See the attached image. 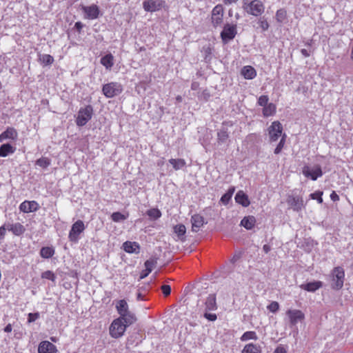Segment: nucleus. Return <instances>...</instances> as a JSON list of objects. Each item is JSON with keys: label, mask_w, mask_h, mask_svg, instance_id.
<instances>
[{"label": "nucleus", "mask_w": 353, "mask_h": 353, "mask_svg": "<svg viewBox=\"0 0 353 353\" xmlns=\"http://www.w3.org/2000/svg\"><path fill=\"white\" fill-rule=\"evenodd\" d=\"M199 310L203 312V315L205 319L210 321L216 320L217 316L216 314L210 313V311H214L217 309L216 296L214 294H209L205 302L201 305L197 304Z\"/></svg>", "instance_id": "f257e3e1"}, {"label": "nucleus", "mask_w": 353, "mask_h": 353, "mask_svg": "<svg viewBox=\"0 0 353 353\" xmlns=\"http://www.w3.org/2000/svg\"><path fill=\"white\" fill-rule=\"evenodd\" d=\"M243 8L249 14L261 16L265 11V6L261 0H243Z\"/></svg>", "instance_id": "f03ea898"}, {"label": "nucleus", "mask_w": 353, "mask_h": 353, "mask_svg": "<svg viewBox=\"0 0 353 353\" xmlns=\"http://www.w3.org/2000/svg\"><path fill=\"white\" fill-rule=\"evenodd\" d=\"M331 287L334 290H340L343 286L345 272L343 268L339 266L333 269L330 274Z\"/></svg>", "instance_id": "7ed1b4c3"}, {"label": "nucleus", "mask_w": 353, "mask_h": 353, "mask_svg": "<svg viewBox=\"0 0 353 353\" xmlns=\"http://www.w3.org/2000/svg\"><path fill=\"white\" fill-rule=\"evenodd\" d=\"M93 114V108L88 105L84 108H81L78 112L76 119V124L78 126H84L91 119Z\"/></svg>", "instance_id": "20e7f679"}, {"label": "nucleus", "mask_w": 353, "mask_h": 353, "mask_svg": "<svg viewBox=\"0 0 353 353\" xmlns=\"http://www.w3.org/2000/svg\"><path fill=\"white\" fill-rule=\"evenodd\" d=\"M85 229V224L83 221L78 220L74 223L69 232L68 239L71 242L77 243L79 240V235Z\"/></svg>", "instance_id": "39448f33"}, {"label": "nucleus", "mask_w": 353, "mask_h": 353, "mask_svg": "<svg viewBox=\"0 0 353 353\" xmlns=\"http://www.w3.org/2000/svg\"><path fill=\"white\" fill-rule=\"evenodd\" d=\"M122 85L117 82H111L103 86L102 92L107 98H112L121 93Z\"/></svg>", "instance_id": "423d86ee"}, {"label": "nucleus", "mask_w": 353, "mask_h": 353, "mask_svg": "<svg viewBox=\"0 0 353 353\" xmlns=\"http://www.w3.org/2000/svg\"><path fill=\"white\" fill-rule=\"evenodd\" d=\"M127 326L119 318L114 319L110 326V334L114 339L122 336Z\"/></svg>", "instance_id": "0eeeda50"}, {"label": "nucleus", "mask_w": 353, "mask_h": 353, "mask_svg": "<svg viewBox=\"0 0 353 353\" xmlns=\"http://www.w3.org/2000/svg\"><path fill=\"white\" fill-rule=\"evenodd\" d=\"M236 26L226 24L223 27V30L221 32V37L224 43L232 40L236 34Z\"/></svg>", "instance_id": "6e6552de"}, {"label": "nucleus", "mask_w": 353, "mask_h": 353, "mask_svg": "<svg viewBox=\"0 0 353 353\" xmlns=\"http://www.w3.org/2000/svg\"><path fill=\"white\" fill-rule=\"evenodd\" d=\"M283 127L279 121H274L268 128V134L271 141H276L282 134Z\"/></svg>", "instance_id": "1a4fd4ad"}, {"label": "nucleus", "mask_w": 353, "mask_h": 353, "mask_svg": "<svg viewBox=\"0 0 353 353\" xmlns=\"http://www.w3.org/2000/svg\"><path fill=\"white\" fill-rule=\"evenodd\" d=\"M223 8L221 5H216L212 11V23L214 27H217L223 23Z\"/></svg>", "instance_id": "9d476101"}, {"label": "nucleus", "mask_w": 353, "mask_h": 353, "mask_svg": "<svg viewBox=\"0 0 353 353\" xmlns=\"http://www.w3.org/2000/svg\"><path fill=\"white\" fill-rule=\"evenodd\" d=\"M303 174L305 176L310 178L312 180L315 181L319 177L323 175V172L320 165H316L313 169L307 165H305L303 168Z\"/></svg>", "instance_id": "9b49d317"}, {"label": "nucleus", "mask_w": 353, "mask_h": 353, "mask_svg": "<svg viewBox=\"0 0 353 353\" xmlns=\"http://www.w3.org/2000/svg\"><path fill=\"white\" fill-rule=\"evenodd\" d=\"M163 0H146L143 3V9L147 12H153L159 10L164 6Z\"/></svg>", "instance_id": "f8f14e48"}, {"label": "nucleus", "mask_w": 353, "mask_h": 353, "mask_svg": "<svg viewBox=\"0 0 353 353\" xmlns=\"http://www.w3.org/2000/svg\"><path fill=\"white\" fill-rule=\"evenodd\" d=\"M286 314L289 318L290 323L292 325H295L298 322L304 319V314L299 310H288Z\"/></svg>", "instance_id": "ddd939ff"}, {"label": "nucleus", "mask_w": 353, "mask_h": 353, "mask_svg": "<svg viewBox=\"0 0 353 353\" xmlns=\"http://www.w3.org/2000/svg\"><path fill=\"white\" fill-rule=\"evenodd\" d=\"M82 10L85 13V18L88 19H97L99 15V8L95 5L92 4L89 6H82Z\"/></svg>", "instance_id": "4468645a"}, {"label": "nucleus", "mask_w": 353, "mask_h": 353, "mask_svg": "<svg viewBox=\"0 0 353 353\" xmlns=\"http://www.w3.org/2000/svg\"><path fill=\"white\" fill-rule=\"evenodd\" d=\"M18 138V132L14 128L8 127L0 134V143L6 140L16 141Z\"/></svg>", "instance_id": "2eb2a0df"}, {"label": "nucleus", "mask_w": 353, "mask_h": 353, "mask_svg": "<svg viewBox=\"0 0 353 353\" xmlns=\"http://www.w3.org/2000/svg\"><path fill=\"white\" fill-rule=\"evenodd\" d=\"M39 204L35 201H25L19 205V210L25 213L36 212L39 209Z\"/></svg>", "instance_id": "dca6fc26"}, {"label": "nucleus", "mask_w": 353, "mask_h": 353, "mask_svg": "<svg viewBox=\"0 0 353 353\" xmlns=\"http://www.w3.org/2000/svg\"><path fill=\"white\" fill-rule=\"evenodd\" d=\"M57 347L52 343L44 341H41L38 347V353H57Z\"/></svg>", "instance_id": "f3484780"}, {"label": "nucleus", "mask_w": 353, "mask_h": 353, "mask_svg": "<svg viewBox=\"0 0 353 353\" xmlns=\"http://www.w3.org/2000/svg\"><path fill=\"white\" fill-rule=\"evenodd\" d=\"M288 203L294 211H300L304 207L303 199L299 196H289Z\"/></svg>", "instance_id": "a211bd4d"}, {"label": "nucleus", "mask_w": 353, "mask_h": 353, "mask_svg": "<svg viewBox=\"0 0 353 353\" xmlns=\"http://www.w3.org/2000/svg\"><path fill=\"white\" fill-rule=\"evenodd\" d=\"M192 230L196 232L204 224V218L199 214H194L191 217Z\"/></svg>", "instance_id": "6ab92c4d"}, {"label": "nucleus", "mask_w": 353, "mask_h": 353, "mask_svg": "<svg viewBox=\"0 0 353 353\" xmlns=\"http://www.w3.org/2000/svg\"><path fill=\"white\" fill-rule=\"evenodd\" d=\"M323 285L321 281H313L307 283H303L300 285V288L307 292H314L321 288Z\"/></svg>", "instance_id": "aec40b11"}, {"label": "nucleus", "mask_w": 353, "mask_h": 353, "mask_svg": "<svg viewBox=\"0 0 353 353\" xmlns=\"http://www.w3.org/2000/svg\"><path fill=\"white\" fill-rule=\"evenodd\" d=\"M7 229L11 231L14 235L20 236L24 233L26 229L24 226L20 223H15L12 224H8Z\"/></svg>", "instance_id": "412c9836"}, {"label": "nucleus", "mask_w": 353, "mask_h": 353, "mask_svg": "<svg viewBox=\"0 0 353 353\" xmlns=\"http://www.w3.org/2000/svg\"><path fill=\"white\" fill-rule=\"evenodd\" d=\"M16 148L10 143H3L0 146V157H6L14 153Z\"/></svg>", "instance_id": "4be33fe9"}, {"label": "nucleus", "mask_w": 353, "mask_h": 353, "mask_svg": "<svg viewBox=\"0 0 353 353\" xmlns=\"http://www.w3.org/2000/svg\"><path fill=\"white\" fill-rule=\"evenodd\" d=\"M119 319L121 320L127 327L134 323L137 320L135 315L130 311L121 315Z\"/></svg>", "instance_id": "5701e85b"}, {"label": "nucleus", "mask_w": 353, "mask_h": 353, "mask_svg": "<svg viewBox=\"0 0 353 353\" xmlns=\"http://www.w3.org/2000/svg\"><path fill=\"white\" fill-rule=\"evenodd\" d=\"M241 74L246 79H252L256 76V72L255 69L250 65L244 66L241 69Z\"/></svg>", "instance_id": "b1692460"}, {"label": "nucleus", "mask_w": 353, "mask_h": 353, "mask_svg": "<svg viewBox=\"0 0 353 353\" xmlns=\"http://www.w3.org/2000/svg\"><path fill=\"white\" fill-rule=\"evenodd\" d=\"M123 249L128 253H139L140 247L136 242L126 241L123 245Z\"/></svg>", "instance_id": "393cba45"}, {"label": "nucleus", "mask_w": 353, "mask_h": 353, "mask_svg": "<svg viewBox=\"0 0 353 353\" xmlns=\"http://www.w3.org/2000/svg\"><path fill=\"white\" fill-rule=\"evenodd\" d=\"M235 201L243 207H248L250 203L248 196L243 191H239L236 193L235 196Z\"/></svg>", "instance_id": "a878e982"}, {"label": "nucleus", "mask_w": 353, "mask_h": 353, "mask_svg": "<svg viewBox=\"0 0 353 353\" xmlns=\"http://www.w3.org/2000/svg\"><path fill=\"white\" fill-rule=\"evenodd\" d=\"M256 223V219L253 216H245L241 221V225L247 230L253 228Z\"/></svg>", "instance_id": "bb28decb"}, {"label": "nucleus", "mask_w": 353, "mask_h": 353, "mask_svg": "<svg viewBox=\"0 0 353 353\" xmlns=\"http://www.w3.org/2000/svg\"><path fill=\"white\" fill-rule=\"evenodd\" d=\"M116 309L120 316L130 311L128 304L125 299L119 300L117 302Z\"/></svg>", "instance_id": "cd10ccee"}, {"label": "nucleus", "mask_w": 353, "mask_h": 353, "mask_svg": "<svg viewBox=\"0 0 353 353\" xmlns=\"http://www.w3.org/2000/svg\"><path fill=\"white\" fill-rule=\"evenodd\" d=\"M101 63L107 69L110 70L114 65V57L108 54L101 59Z\"/></svg>", "instance_id": "c85d7f7f"}, {"label": "nucleus", "mask_w": 353, "mask_h": 353, "mask_svg": "<svg viewBox=\"0 0 353 353\" xmlns=\"http://www.w3.org/2000/svg\"><path fill=\"white\" fill-rule=\"evenodd\" d=\"M242 353H261V350L260 346L256 344L249 343L245 345Z\"/></svg>", "instance_id": "c756f323"}, {"label": "nucleus", "mask_w": 353, "mask_h": 353, "mask_svg": "<svg viewBox=\"0 0 353 353\" xmlns=\"http://www.w3.org/2000/svg\"><path fill=\"white\" fill-rule=\"evenodd\" d=\"M169 163L175 170L182 169L186 164L185 161L183 159H170Z\"/></svg>", "instance_id": "7c9ffc66"}, {"label": "nucleus", "mask_w": 353, "mask_h": 353, "mask_svg": "<svg viewBox=\"0 0 353 353\" xmlns=\"http://www.w3.org/2000/svg\"><path fill=\"white\" fill-rule=\"evenodd\" d=\"M275 112L276 105L272 103H270L267 105H265L263 109V114L265 117L272 116Z\"/></svg>", "instance_id": "2f4dec72"}, {"label": "nucleus", "mask_w": 353, "mask_h": 353, "mask_svg": "<svg viewBox=\"0 0 353 353\" xmlns=\"http://www.w3.org/2000/svg\"><path fill=\"white\" fill-rule=\"evenodd\" d=\"M54 254V250L50 247H43L40 250V255L42 258H51Z\"/></svg>", "instance_id": "473e14b6"}, {"label": "nucleus", "mask_w": 353, "mask_h": 353, "mask_svg": "<svg viewBox=\"0 0 353 353\" xmlns=\"http://www.w3.org/2000/svg\"><path fill=\"white\" fill-rule=\"evenodd\" d=\"M174 232L177 234L179 239L181 241L184 240V235L186 232L185 226L183 224H179L174 226Z\"/></svg>", "instance_id": "72a5a7b5"}, {"label": "nucleus", "mask_w": 353, "mask_h": 353, "mask_svg": "<svg viewBox=\"0 0 353 353\" xmlns=\"http://www.w3.org/2000/svg\"><path fill=\"white\" fill-rule=\"evenodd\" d=\"M146 214L152 220H157L161 216V212L157 208L150 209L146 212Z\"/></svg>", "instance_id": "f704fd0d"}, {"label": "nucleus", "mask_w": 353, "mask_h": 353, "mask_svg": "<svg viewBox=\"0 0 353 353\" xmlns=\"http://www.w3.org/2000/svg\"><path fill=\"white\" fill-rule=\"evenodd\" d=\"M234 190L235 189L234 187L230 188L228 191L221 196V201L223 204H228L231 199Z\"/></svg>", "instance_id": "c9c22d12"}, {"label": "nucleus", "mask_w": 353, "mask_h": 353, "mask_svg": "<svg viewBox=\"0 0 353 353\" xmlns=\"http://www.w3.org/2000/svg\"><path fill=\"white\" fill-rule=\"evenodd\" d=\"M157 264V258H150L145 262V269L148 270V272H152V270L156 267Z\"/></svg>", "instance_id": "e433bc0d"}, {"label": "nucleus", "mask_w": 353, "mask_h": 353, "mask_svg": "<svg viewBox=\"0 0 353 353\" xmlns=\"http://www.w3.org/2000/svg\"><path fill=\"white\" fill-rule=\"evenodd\" d=\"M250 339H254V340L257 339V336H256V334L255 332H253V331L245 332V333H243V334L241 337V340L242 341H245L250 340Z\"/></svg>", "instance_id": "4c0bfd02"}, {"label": "nucleus", "mask_w": 353, "mask_h": 353, "mask_svg": "<svg viewBox=\"0 0 353 353\" xmlns=\"http://www.w3.org/2000/svg\"><path fill=\"white\" fill-rule=\"evenodd\" d=\"M111 218L114 222L119 223L125 221L127 219V216L121 214L119 212H116L112 214Z\"/></svg>", "instance_id": "58836bf2"}, {"label": "nucleus", "mask_w": 353, "mask_h": 353, "mask_svg": "<svg viewBox=\"0 0 353 353\" xmlns=\"http://www.w3.org/2000/svg\"><path fill=\"white\" fill-rule=\"evenodd\" d=\"M287 17L286 11L284 9H279L276 13V19L279 23H283Z\"/></svg>", "instance_id": "ea45409f"}, {"label": "nucleus", "mask_w": 353, "mask_h": 353, "mask_svg": "<svg viewBox=\"0 0 353 353\" xmlns=\"http://www.w3.org/2000/svg\"><path fill=\"white\" fill-rule=\"evenodd\" d=\"M39 61L45 65H50L54 61V58L50 54H41Z\"/></svg>", "instance_id": "a19ab883"}, {"label": "nucleus", "mask_w": 353, "mask_h": 353, "mask_svg": "<svg viewBox=\"0 0 353 353\" xmlns=\"http://www.w3.org/2000/svg\"><path fill=\"white\" fill-rule=\"evenodd\" d=\"M218 141L219 143H224L228 139V133L225 130H221L217 133Z\"/></svg>", "instance_id": "79ce46f5"}, {"label": "nucleus", "mask_w": 353, "mask_h": 353, "mask_svg": "<svg viewBox=\"0 0 353 353\" xmlns=\"http://www.w3.org/2000/svg\"><path fill=\"white\" fill-rule=\"evenodd\" d=\"M36 164L41 168H46L50 164V161L47 158H41L36 161Z\"/></svg>", "instance_id": "37998d69"}, {"label": "nucleus", "mask_w": 353, "mask_h": 353, "mask_svg": "<svg viewBox=\"0 0 353 353\" xmlns=\"http://www.w3.org/2000/svg\"><path fill=\"white\" fill-rule=\"evenodd\" d=\"M323 192L321 191H316L314 193H312L310 194V197L312 199H316L317 200L319 203H323V199H322Z\"/></svg>", "instance_id": "c03bdc74"}, {"label": "nucleus", "mask_w": 353, "mask_h": 353, "mask_svg": "<svg viewBox=\"0 0 353 353\" xmlns=\"http://www.w3.org/2000/svg\"><path fill=\"white\" fill-rule=\"evenodd\" d=\"M258 23L263 31H266L268 30L269 23L264 17H261L258 21Z\"/></svg>", "instance_id": "a18cd8bd"}, {"label": "nucleus", "mask_w": 353, "mask_h": 353, "mask_svg": "<svg viewBox=\"0 0 353 353\" xmlns=\"http://www.w3.org/2000/svg\"><path fill=\"white\" fill-rule=\"evenodd\" d=\"M285 134H283L281 141H279V144L277 145L276 148L274 150V154H279L281 151L282 150L285 141Z\"/></svg>", "instance_id": "49530a36"}, {"label": "nucleus", "mask_w": 353, "mask_h": 353, "mask_svg": "<svg viewBox=\"0 0 353 353\" xmlns=\"http://www.w3.org/2000/svg\"><path fill=\"white\" fill-rule=\"evenodd\" d=\"M41 277L43 279H49V280H51L52 281H54L55 280V275L54 274V273L50 270H48V271H46L42 273V275H41Z\"/></svg>", "instance_id": "de8ad7c7"}, {"label": "nucleus", "mask_w": 353, "mask_h": 353, "mask_svg": "<svg viewBox=\"0 0 353 353\" xmlns=\"http://www.w3.org/2000/svg\"><path fill=\"white\" fill-rule=\"evenodd\" d=\"M267 307L270 312L275 313L279 309V304L276 301H272Z\"/></svg>", "instance_id": "09e8293b"}, {"label": "nucleus", "mask_w": 353, "mask_h": 353, "mask_svg": "<svg viewBox=\"0 0 353 353\" xmlns=\"http://www.w3.org/2000/svg\"><path fill=\"white\" fill-rule=\"evenodd\" d=\"M269 98L267 95H261L258 100V104L261 106L265 107L268 104Z\"/></svg>", "instance_id": "8fccbe9b"}, {"label": "nucleus", "mask_w": 353, "mask_h": 353, "mask_svg": "<svg viewBox=\"0 0 353 353\" xmlns=\"http://www.w3.org/2000/svg\"><path fill=\"white\" fill-rule=\"evenodd\" d=\"M40 315L39 312L29 313L28 314V323H32L39 318Z\"/></svg>", "instance_id": "3c124183"}, {"label": "nucleus", "mask_w": 353, "mask_h": 353, "mask_svg": "<svg viewBox=\"0 0 353 353\" xmlns=\"http://www.w3.org/2000/svg\"><path fill=\"white\" fill-rule=\"evenodd\" d=\"M161 290L164 296H167L170 294L171 288L168 285H163L161 286Z\"/></svg>", "instance_id": "603ef678"}, {"label": "nucleus", "mask_w": 353, "mask_h": 353, "mask_svg": "<svg viewBox=\"0 0 353 353\" xmlns=\"http://www.w3.org/2000/svg\"><path fill=\"white\" fill-rule=\"evenodd\" d=\"M203 52L205 53V59H207L209 56L212 54V49L210 47H203Z\"/></svg>", "instance_id": "864d4df0"}, {"label": "nucleus", "mask_w": 353, "mask_h": 353, "mask_svg": "<svg viewBox=\"0 0 353 353\" xmlns=\"http://www.w3.org/2000/svg\"><path fill=\"white\" fill-rule=\"evenodd\" d=\"M6 230L8 229L7 227L6 228V225L0 227V239H3L4 238Z\"/></svg>", "instance_id": "5fc2aeb1"}, {"label": "nucleus", "mask_w": 353, "mask_h": 353, "mask_svg": "<svg viewBox=\"0 0 353 353\" xmlns=\"http://www.w3.org/2000/svg\"><path fill=\"white\" fill-rule=\"evenodd\" d=\"M241 258V253H236L231 259L230 261L232 263H235Z\"/></svg>", "instance_id": "6e6d98bb"}, {"label": "nucleus", "mask_w": 353, "mask_h": 353, "mask_svg": "<svg viewBox=\"0 0 353 353\" xmlns=\"http://www.w3.org/2000/svg\"><path fill=\"white\" fill-rule=\"evenodd\" d=\"M83 25L80 21H77L74 24V28L78 30L79 32H81V30L83 28Z\"/></svg>", "instance_id": "4d7b16f0"}, {"label": "nucleus", "mask_w": 353, "mask_h": 353, "mask_svg": "<svg viewBox=\"0 0 353 353\" xmlns=\"http://www.w3.org/2000/svg\"><path fill=\"white\" fill-rule=\"evenodd\" d=\"M274 353H287L285 349L283 347H278L274 352Z\"/></svg>", "instance_id": "13d9d810"}, {"label": "nucleus", "mask_w": 353, "mask_h": 353, "mask_svg": "<svg viewBox=\"0 0 353 353\" xmlns=\"http://www.w3.org/2000/svg\"><path fill=\"white\" fill-rule=\"evenodd\" d=\"M330 198L333 201H339V196L335 193V192H332L330 194Z\"/></svg>", "instance_id": "bf43d9fd"}, {"label": "nucleus", "mask_w": 353, "mask_h": 353, "mask_svg": "<svg viewBox=\"0 0 353 353\" xmlns=\"http://www.w3.org/2000/svg\"><path fill=\"white\" fill-rule=\"evenodd\" d=\"M151 272H148V270H145L142 272L140 276V279L145 278Z\"/></svg>", "instance_id": "052dcab7"}, {"label": "nucleus", "mask_w": 353, "mask_h": 353, "mask_svg": "<svg viewBox=\"0 0 353 353\" xmlns=\"http://www.w3.org/2000/svg\"><path fill=\"white\" fill-rule=\"evenodd\" d=\"M263 250L264 252L267 254L271 250V247L270 245L265 244L263 246Z\"/></svg>", "instance_id": "680f3d73"}, {"label": "nucleus", "mask_w": 353, "mask_h": 353, "mask_svg": "<svg viewBox=\"0 0 353 353\" xmlns=\"http://www.w3.org/2000/svg\"><path fill=\"white\" fill-rule=\"evenodd\" d=\"M301 52L305 57H308L310 56V53L306 49H301Z\"/></svg>", "instance_id": "e2e57ef3"}, {"label": "nucleus", "mask_w": 353, "mask_h": 353, "mask_svg": "<svg viewBox=\"0 0 353 353\" xmlns=\"http://www.w3.org/2000/svg\"><path fill=\"white\" fill-rule=\"evenodd\" d=\"M12 327L11 324H8V325L5 327V328H4V331H5L6 332H12Z\"/></svg>", "instance_id": "0e129e2a"}, {"label": "nucleus", "mask_w": 353, "mask_h": 353, "mask_svg": "<svg viewBox=\"0 0 353 353\" xmlns=\"http://www.w3.org/2000/svg\"><path fill=\"white\" fill-rule=\"evenodd\" d=\"M137 301H142L143 300V295L141 292H139L137 294Z\"/></svg>", "instance_id": "69168bd1"}, {"label": "nucleus", "mask_w": 353, "mask_h": 353, "mask_svg": "<svg viewBox=\"0 0 353 353\" xmlns=\"http://www.w3.org/2000/svg\"><path fill=\"white\" fill-rule=\"evenodd\" d=\"M351 59L353 61V45L351 49V54H350Z\"/></svg>", "instance_id": "338daca9"}, {"label": "nucleus", "mask_w": 353, "mask_h": 353, "mask_svg": "<svg viewBox=\"0 0 353 353\" xmlns=\"http://www.w3.org/2000/svg\"><path fill=\"white\" fill-rule=\"evenodd\" d=\"M176 100H177L178 101H181V100H182V97H181V96H178V97H176Z\"/></svg>", "instance_id": "774afa93"}]
</instances>
